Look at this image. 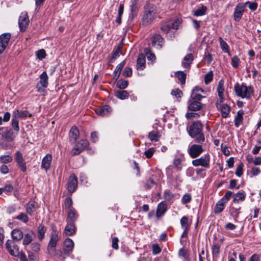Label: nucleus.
<instances>
[{"mask_svg": "<svg viewBox=\"0 0 261 261\" xmlns=\"http://www.w3.org/2000/svg\"><path fill=\"white\" fill-rule=\"evenodd\" d=\"M202 128L203 125L199 121L193 123L189 128V135L198 143H201L205 140Z\"/></svg>", "mask_w": 261, "mask_h": 261, "instance_id": "f257e3e1", "label": "nucleus"}, {"mask_svg": "<svg viewBox=\"0 0 261 261\" xmlns=\"http://www.w3.org/2000/svg\"><path fill=\"white\" fill-rule=\"evenodd\" d=\"M234 89L237 96L247 99H249L253 95L254 91L253 86H247L244 83L241 85L236 84Z\"/></svg>", "mask_w": 261, "mask_h": 261, "instance_id": "f03ea898", "label": "nucleus"}, {"mask_svg": "<svg viewBox=\"0 0 261 261\" xmlns=\"http://www.w3.org/2000/svg\"><path fill=\"white\" fill-rule=\"evenodd\" d=\"M192 164L195 167L200 166L205 168H209L210 166V154L208 153H206L200 158L193 160Z\"/></svg>", "mask_w": 261, "mask_h": 261, "instance_id": "7ed1b4c3", "label": "nucleus"}, {"mask_svg": "<svg viewBox=\"0 0 261 261\" xmlns=\"http://www.w3.org/2000/svg\"><path fill=\"white\" fill-rule=\"evenodd\" d=\"M48 76L46 72L44 71L40 75V81L36 85L37 91L40 93H43L45 91V88L48 86Z\"/></svg>", "mask_w": 261, "mask_h": 261, "instance_id": "20e7f679", "label": "nucleus"}, {"mask_svg": "<svg viewBox=\"0 0 261 261\" xmlns=\"http://www.w3.org/2000/svg\"><path fill=\"white\" fill-rule=\"evenodd\" d=\"M89 145L88 140L83 139L80 141L72 149L71 154L73 155H77L84 150Z\"/></svg>", "mask_w": 261, "mask_h": 261, "instance_id": "39448f33", "label": "nucleus"}, {"mask_svg": "<svg viewBox=\"0 0 261 261\" xmlns=\"http://www.w3.org/2000/svg\"><path fill=\"white\" fill-rule=\"evenodd\" d=\"M15 160L17 163V165L20 170L24 172L27 170L26 162L23 157L22 154L19 151H17L15 153Z\"/></svg>", "mask_w": 261, "mask_h": 261, "instance_id": "423d86ee", "label": "nucleus"}, {"mask_svg": "<svg viewBox=\"0 0 261 261\" xmlns=\"http://www.w3.org/2000/svg\"><path fill=\"white\" fill-rule=\"evenodd\" d=\"M203 151L201 145L193 144L188 149V153L192 158L199 156Z\"/></svg>", "mask_w": 261, "mask_h": 261, "instance_id": "0eeeda50", "label": "nucleus"}, {"mask_svg": "<svg viewBox=\"0 0 261 261\" xmlns=\"http://www.w3.org/2000/svg\"><path fill=\"white\" fill-rule=\"evenodd\" d=\"M11 37L9 33H4L0 36V54L6 48Z\"/></svg>", "mask_w": 261, "mask_h": 261, "instance_id": "6e6552de", "label": "nucleus"}, {"mask_svg": "<svg viewBox=\"0 0 261 261\" xmlns=\"http://www.w3.org/2000/svg\"><path fill=\"white\" fill-rule=\"evenodd\" d=\"M216 107L218 110L221 112L222 117H227L230 111V107L226 103H223V102L217 101L216 102Z\"/></svg>", "mask_w": 261, "mask_h": 261, "instance_id": "1a4fd4ad", "label": "nucleus"}, {"mask_svg": "<svg viewBox=\"0 0 261 261\" xmlns=\"http://www.w3.org/2000/svg\"><path fill=\"white\" fill-rule=\"evenodd\" d=\"M6 246L10 254L14 256H18L19 251L18 247L11 241L8 240L6 243Z\"/></svg>", "mask_w": 261, "mask_h": 261, "instance_id": "9d476101", "label": "nucleus"}, {"mask_svg": "<svg viewBox=\"0 0 261 261\" xmlns=\"http://www.w3.org/2000/svg\"><path fill=\"white\" fill-rule=\"evenodd\" d=\"M77 185V179L75 174H71L69 177L67 189L69 192L72 193L76 190Z\"/></svg>", "mask_w": 261, "mask_h": 261, "instance_id": "9b49d317", "label": "nucleus"}, {"mask_svg": "<svg viewBox=\"0 0 261 261\" xmlns=\"http://www.w3.org/2000/svg\"><path fill=\"white\" fill-rule=\"evenodd\" d=\"M202 108V104L199 101L189 98L188 100V109L189 111H197Z\"/></svg>", "mask_w": 261, "mask_h": 261, "instance_id": "f8f14e48", "label": "nucleus"}, {"mask_svg": "<svg viewBox=\"0 0 261 261\" xmlns=\"http://www.w3.org/2000/svg\"><path fill=\"white\" fill-rule=\"evenodd\" d=\"M53 156L51 154H47L42 160L41 169L47 171L50 168Z\"/></svg>", "mask_w": 261, "mask_h": 261, "instance_id": "ddd939ff", "label": "nucleus"}, {"mask_svg": "<svg viewBox=\"0 0 261 261\" xmlns=\"http://www.w3.org/2000/svg\"><path fill=\"white\" fill-rule=\"evenodd\" d=\"M74 247V243L73 241L70 239H66L64 243L63 250L66 254H68L72 252Z\"/></svg>", "mask_w": 261, "mask_h": 261, "instance_id": "4468645a", "label": "nucleus"}, {"mask_svg": "<svg viewBox=\"0 0 261 261\" xmlns=\"http://www.w3.org/2000/svg\"><path fill=\"white\" fill-rule=\"evenodd\" d=\"M224 81L223 80H221L218 83L217 86V92L219 96V99L217 101H219L220 102H223L225 99L224 96Z\"/></svg>", "mask_w": 261, "mask_h": 261, "instance_id": "2eb2a0df", "label": "nucleus"}, {"mask_svg": "<svg viewBox=\"0 0 261 261\" xmlns=\"http://www.w3.org/2000/svg\"><path fill=\"white\" fill-rule=\"evenodd\" d=\"M144 16H151L155 14L156 9L155 6L148 2H147L144 6Z\"/></svg>", "mask_w": 261, "mask_h": 261, "instance_id": "dca6fc26", "label": "nucleus"}, {"mask_svg": "<svg viewBox=\"0 0 261 261\" xmlns=\"http://www.w3.org/2000/svg\"><path fill=\"white\" fill-rule=\"evenodd\" d=\"M39 207L37 202L34 201H30L28 202L26 206L27 213L30 215H32L33 213Z\"/></svg>", "mask_w": 261, "mask_h": 261, "instance_id": "f3484780", "label": "nucleus"}, {"mask_svg": "<svg viewBox=\"0 0 261 261\" xmlns=\"http://www.w3.org/2000/svg\"><path fill=\"white\" fill-rule=\"evenodd\" d=\"M59 240V237L57 233H52L50 240L48 245V249L49 251H54Z\"/></svg>", "mask_w": 261, "mask_h": 261, "instance_id": "a211bd4d", "label": "nucleus"}, {"mask_svg": "<svg viewBox=\"0 0 261 261\" xmlns=\"http://www.w3.org/2000/svg\"><path fill=\"white\" fill-rule=\"evenodd\" d=\"M194 60L193 56L191 54H187L184 58L182 62V66L185 68L189 69L191 64Z\"/></svg>", "mask_w": 261, "mask_h": 261, "instance_id": "6ab92c4d", "label": "nucleus"}, {"mask_svg": "<svg viewBox=\"0 0 261 261\" xmlns=\"http://www.w3.org/2000/svg\"><path fill=\"white\" fill-rule=\"evenodd\" d=\"M111 108L108 105H105L100 108H98L96 111V112L98 115L102 116L108 115L111 113Z\"/></svg>", "mask_w": 261, "mask_h": 261, "instance_id": "aec40b11", "label": "nucleus"}, {"mask_svg": "<svg viewBox=\"0 0 261 261\" xmlns=\"http://www.w3.org/2000/svg\"><path fill=\"white\" fill-rule=\"evenodd\" d=\"M30 20L29 17H19L18 23L21 31L24 32L29 26Z\"/></svg>", "mask_w": 261, "mask_h": 261, "instance_id": "412c9836", "label": "nucleus"}, {"mask_svg": "<svg viewBox=\"0 0 261 261\" xmlns=\"http://www.w3.org/2000/svg\"><path fill=\"white\" fill-rule=\"evenodd\" d=\"M67 223L64 229V233L66 236H70L75 233L76 228L73 223L67 222Z\"/></svg>", "mask_w": 261, "mask_h": 261, "instance_id": "4be33fe9", "label": "nucleus"}, {"mask_svg": "<svg viewBox=\"0 0 261 261\" xmlns=\"http://www.w3.org/2000/svg\"><path fill=\"white\" fill-rule=\"evenodd\" d=\"M145 67V57L143 54L138 56L137 61V68L138 70H142Z\"/></svg>", "mask_w": 261, "mask_h": 261, "instance_id": "5701e85b", "label": "nucleus"}, {"mask_svg": "<svg viewBox=\"0 0 261 261\" xmlns=\"http://www.w3.org/2000/svg\"><path fill=\"white\" fill-rule=\"evenodd\" d=\"M79 130L76 126L72 127L69 134L70 140L75 142L79 137Z\"/></svg>", "mask_w": 261, "mask_h": 261, "instance_id": "b1692460", "label": "nucleus"}, {"mask_svg": "<svg viewBox=\"0 0 261 261\" xmlns=\"http://www.w3.org/2000/svg\"><path fill=\"white\" fill-rule=\"evenodd\" d=\"M77 218V214L76 211L72 208L69 210L68 212V216L67 218V222L73 223L76 220Z\"/></svg>", "mask_w": 261, "mask_h": 261, "instance_id": "393cba45", "label": "nucleus"}, {"mask_svg": "<svg viewBox=\"0 0 261 261\" xmlns=\"http://www.w3.org/2000/svg\"><path fill=\"white\" fill-rule=\"evenodd\" d=\"M167 210L166 204L164 202H160L157 207L156 216L159 218L164 215V213Z\"/></svg>", "mask_w": 261, "mask_h": 261, "instance_id": "a878e982", "label": "nucleus"}, {"mask_svg": "<svg viewBox=\"0 0 261 261\" xmlns=\"http://www.w3.org/2000/svg\"><path fill=\"white\" fill-rule=\"evenodd\" d=\"M244 3H240L237 5L234 11V16H240L243 15L244 12L247 11Z\"/></svg>", "mask_w": 261, "mask_h": 261, "instance_id": "bb28decb", "label": "nucleus"}, {"mask_svg": "<svg viewBox=\"0 0 261 261\" xmlns=\"http://www.w3.org/2000/svg\"><path fill=\"white\" fill-rule=\"evenodd\" d=\"M13 115L14 116H16V117L18 119L19 118H25L27 117H31L32 116V114H30L28 111H19L18 110H15Z\"/></svg>", "mask_w": 261, "mask_h": 261, "instance_id": "cd10ccee", "label": "nucleus"}, {"mask_svg": "<svg viewBox=\"0 0 261 261\" xmlns=\"http://www.w3.org/2000/svg\"><path fill=\"white\" fill-rule=\"evenodd\" d=\"M12 238L16 241H20L23 238V234L19 229H15L11 232Z\"/></svg>", "mask_w": 261, "mask_h": 261, "instance_id": "c85d7f7f", "label": "nucleus"}, {"mask_svg": "<svg viewBox=\"0 0 261 261\" xmlns=\"http://www.w3.org/2000/svg\"><path fill=\"white\" fill-rule=\"evenodd\" d=\"M244 112L243 110H240L237 112V114L234 119V125L238 127L242 122L243 119Z\"/></svg>", "mask_w": 261, "mask_h": 261, "instance_id": "c756f323", "label": "nucleus"}, {"mask_svg": "<svg viewBox=\"0 0 261 261\" xmlns=\"http://www.w3.org/2000/svg\"><path fill=\"white\" fill-rule=\"evenodd\" d=\"M124 65H125V61H123L116 66V67L113 72L114 78L116 80L118 79V78L119 77V76L120 74V73L121 72L122 69L124 67Z\"/></svg>", "mask_w": 261, "mask_h": 261, "instance_id": "7c9ffc66", "label": "nucleus"}, {"mask_svg": "<svg viewBox=\"0 0 261 261\" xmlns=\"http://www.w3.org/2000/svg\"><path fill=\"white\" fill-rule=\"evenodd\" d=\"M163 42V38L161 37V35L156 34L155 35L152 41V44L153 45L155 46L156 44L159 46V47L160 48L162 47V43Z\"/></svg>", "mask_w": 261, "mask_h": 261, "instance_id": "2f4dec72", "label": "nucleus"}, {"mask_svg": "<svg viewBox=\"0 0 261 261\" xmlns=\"http://www.w3.org/2000/svg\"><path fill=\"white\" fill-rule=\"evenodd\" d=\"M175 76L178 79V81L180 82L182 85L185 84L186 74L181 71H178L175 72Z\"/></svg>", "mask_w": 261, "mask_h": 261, "instance_id": "473e14b6", "label": "nucleus"}, {"mask_svg": "<svg viewBox=\"0 0 261 261\" xmlns=\"http://www.w3.org/2000/svg\"><path fill=\"white\" fill-rule=\"evenodd\" d=\"M225 203H226L224 202L223 201H222V200H220V201H219L215 207V209H214L215 213L219 214V213H221V212H222L224 208Z\"/></svg>", "mask_w": 261, "mask_h": 261, "instance_id": "72a5a7b5", "label": "nucleus"}, {"mask_svg": "<svg viewBox=\"0 0 261 261\" xmlns=\"http://www.w3.org/2000/svg\"><path fill=\"white\" fill-rule=\"evenodd\" d=\"M115 96L121 99H125L129 96V93L125 90H117L115 91Z\"/></svg>", "mask_w": 261, "mask_h": 261, "instance_id": "f704fd0d", "label": "nucleus"}, {"mask_svg": "<svg viewBox=\"0 0 261 261\" xmlns=\"http://www.w3.org/2000/svg\"><path fill=\"white\" fill-rule=\"evenodd\" d=\"M13 158L10 155H2L0 156V163L2 164H8L12 162Z\"/></svg>", "mask_w": 261, "mask_h": 261, "instance_id": "c9c22d12", "label": "nucleus"}, {"mask_svg": "<svg viewBox=\"0 0 261 261\" xmlns=\"http://www.w3.org/2000/svg\"><path fill=\"white\" fill-rule=\"evenodd\" d=\"M160 137L159 133L156 130L150 132L148 134V138L151 141L156 142Z\"/></svg>", "mask_w": 261, "mask_h": 261, "instance_id": "e433bc0d", "label": "nucleus"}, {"mask_svg": "<svg viewBox=\"0 0 261 261\" xmlns=\"http://www.w3.org/2000/svg\"><path fill=\"white\" fill-rule=\"evenodd\" d=\"M245 193L244 192H239L237 193L234 197L233 202L234 203H238L240 201H243L245 198Z\"/></svg>", "mask_w": 261, "mask_h": 261, "instance_id": "4c0bfd02", "label": "nucleus"}, {"mask_svg": "<svg viewBox=\"0 0 261 261\" xmlns=\"http://www.w3.org/2000/svg\"><path fill=\"white\" fill-rule=\"evenodd\" d=\"M46 230V228L42 224H40L38 227L37 234L40 240H42L44 238V235Z\"/></svg>", "mask_w": 261, "mask_h": 261, "instance_id": "58836bf2", "label": "nucleus"}, {"mask_svg": "<svg viewBox=\"0 0 261 261\" xmlns=\"http://www.w3.org/2000/svg\"><path fill=\"white\" fill-rule=\"evenodd\" d=\"M219 40L220 41V47L222 50L225 53H228V55H230V53L229 52V47L227 43L224 41L222 38L221 37L219 38Z\"/></svg>", "mask_w": 261, "mask_h": 261, "instance_id": "ea45409f", "label": "nucleus"}, {"mask_svg": "<svg viewBox=\"0 0 261 261\" xmlns=\"http://www.w3.org/2000/svg\"><path fill=\"white\" fill-rule=\"evenodd\" d=\"M11 125L14 130L17 132L19 131V126L18 119L16 117V116H14L13 115L12 116Z\"/></svg>", "mask_w": 261, "mask_h": 261, "instance_id": "a19ab883", "label": "nucleus"}, {"mask_svg": "<svg viewBox=\"0 0 261 261\" xmlns=\"http://www.w3.org/2000/svg\"><path fill=\"white\" fill-rule=\"evenodd\" d=\"M206 8L205 6H201L199 7L197 10H196L194 12V15L195 16H200L202 15H205V12L206 11Z\"/></svg>", "mask_w": 261, "mask_h": 261, "instance_id": "79ce46f5", "label": "nucleus"}, {"mask_svg": "<svg viewBox=\"0 0 261 261\" xmlns=\"http://www.w3.org/2000/svg\"><path fill=\"white\" fill-rule=\"evenodd\" d=\"M32 232H29L24 235V237L23 240V245H27L29 244L32 241Z\"/></svg>", "mask_w": 261, "mask_h": 261, "instance_id": "37998d69", "label": "nucleus"}, {"mask_svg": "<svg viewBox=\"0 0 261 261\" xmlns=\"http://www.w3.org/2000/svg\"><path fill=\"white\" fill-rule=\"evenodd\" d=\"M203 98V96L199 93V92H197V91H195L193 89L192 94L191 95V96L190 98L196 100L198 101H200Z\"/></svg>", "mask_w": 261, "mask_h": 261, "instance_id": "c03bdc74", "label": "nucleus"}, {"mask_svg": "<svg viewBox=\"0 0 261 261\" xmlns=\"http://www.w3.org/2000/svg\"><path fill=\"white\" fill-rule=\"evenodd\" d=\"M128 82L127 81H126V80H119L117 84H116V85H117V87L119 88H120V89H125L126 88L127 86H128Z\"/></svg>", "mask_w": 261, "mask_h": 261, "instance_id": "a18cd8bd", "label": "nucleus"}, {"mask_svg": "<svg viewBox=\"0 0 261 261\" xmlns=\"http://www.w3.org/2000/svg\"><path fill=\"white\" fill-rule=\"evenodd\" d=\"M16 219H17L24 223H27L29 220V218H28L27 215L23 213H20L16 217Z\"/></svg>", "mask_w": 261, "mask_h": 261, "instance_id": "49530a36", "label": "nucleus"}, {"mask_svg": "<svg viewBox=\"0 0 261 261\" xmlns=\"http://www.w3.org/2000/svg\"><path fill=\"white\" fill-rule=\"evenodd\" d=\"M213 78V72L212 71H210L206 73L204 76V82L205 84H208L212 82Z\"/></svg>", "mask_w": 261, "mask_h": 261, "instance_id": "de8ad7c7", "label": "nucleus"}, {"mask_svg": "<svg viewBox=\"0 0 261 261\" xmlns=\"http://www.w3.org/2000/svg\"><path fill=\"white\" fill-rule=\"evenodd\" d=\"M180 224L181 227L185 229H188L189 228L188 219L187 217L184 216L180 219Z\"/></svg>", "mask_w": 261, "mask_h": 261, "instance_id": "09e8293b", "label": "nucleus"}, {"mask_svg": "<svg viewBox=\"0 0 261 261\" xmlns=\"http://www.w3.org/2000/svg\"><path fill=\"white\" fill-rule=\"evenodd\" d=\"M244 4L246 8L248 7L252 11L255 10L257 7V4L255 2H247Z\"/></svg>", "mask_w": 261, "mask_h": 261, "instance_id": "8fccbe9b", "label": "nucleus"}, {"mask_svg": "<svg viewBox=\"0 0 261 261\" xmlns=\"http://www.w3.org/2000/svg\"><path fill=\"white\" fill-rule=\"evenodd\" d=\"M240 59L237 56L232 58L231 64L233 68H237L240 65Z\"/></svg>", "mask_w": 261, "mask_h": 261, "instance_id": "3c124183", "label": "nucleus"}, {"mask_svg": "<svg viewBox=\"0 0 261 261\" xmlns=\"http://www.w3.org/2000/svg\"><path fill=\"white\" fill-rule=\"evenodd\" d=\"M155 152V149L153 147L149 148L144 151V155L147 159L151 158Z\"/></svg>", "mask_w": 261, "mask_h": 261, "instance_id": "603ef678", "label": "nucleus"}, {"mask_svg": "<svg viewBox=\"0 0 261 261\" xmlns=\"http://www.w3.org/2000/svg\"><path fill=\"white\" fill-rule=\"evenodd\" d=\"M182 20L180 17H177L173 22L172 23V28L174 29H178L179 25L181 23Z\"/></svg>", "mask_w": 261, "mask_h": 261, "instance_id": "864d4df0", "label": "nucleus"}, {"mask_svg": "<svg viewBox=\"0 0 261 261\" xmlns=\"http://www.w3.org/2000/svg\"><path fill=\"white\" fill-rule=\"evenodd\" d=\"M153 21L152 17H142L141 24L143 26H147Z\"/></svg>", "mask_w": 261, "mask_h": 261, "instance_id": "5fc2aeb1", "label": "nucleus"}, {"mask_svg": "<svg viewBox=\"0 0 261 261\" xmlns=\"http://www.w3.org/2000/svg\"><path fill=\"white\" fill-rule=\"evenodd\" d=\"M3 137H5L8 141H12L14 139L13 137V133L10 130H6L5 134Z\"/></svg>", "mask_w": 261, "mask_h": 261, "instance_id": "6e6d98bb", "label": "nucleus"}, {"mask_svg": "<svg viewBox=\"0 0 261 261\" xmlns=\"http://www.w3.org/2000/svg\"><path fill=\"white\" fill-rule=\"evenodd\" d=\"M192 199L191 195L189 194H185L181 198V202L183 204L189 203Z\"/></svg>", "mask_w": 261, "mask_h": 261, "instance_id": "4d7b16f0", "label": "nucleus"}, {"mask_svg": "<svg viewBox=\"0 0 261 261\" xmlns=\"http://www.w3.org/2000/svg\"><path fill=\"white\" fill-rule=\"evenodd\" d=\"M171 95L175 96L176 98H181L182 95V91L179 89H175L172 90Z\"/></svg>", "mask_w": 261, "mask_h": 261, "instance_id": "13d9d810", "label": "nucleus"}, {"mask_svg": "<svg viewBox=\"0 0 261 261\" xmlns=\"http://www.w3.org/2000/svg\"><path fill=\"white\" fill-rule=\"evenodd\" d=\"M36 55L39 60H42L46 56V53L43 49H40L36 52Z\"/></svg>", "mask_w": 261, "mask_h": 261, "instance_id": "bf43d9fd", "label": "nucleus"}, {"mask_svg": "<svg viewBox=\"0 0 261 261\" xmlns=\"http://www.w3.org/2000/svg\"><path fill=\"white\" fill-rule=\"evenodd\" d=\"M181 160L179 158L175 159L173 161V166L177 170H180L181 169Z\"/></svg>", "mask_w": 261, "mask_h": 261, "instance_id": "052dcab7", "label": "nucleus"}, {"mask_svg": "<svg viewBox=\"0 0 261 261\" xmlns=\"http://www.w3.org/2000/svg\"><path fill=\"white\" fill-rule=\"evenodd\" d=\"M243 165L242 163H241L239 164L236 169V175L238 177H241L242 175L243 174Z\"/></svg>", "mask_w": 261, "mask_h": 261, "instance_id": "680f3d73", "label": "nucleus"}, {"mask_svg": "<svg viewBox=\"0 0 261 261\" xmlns=\"http://www.w3.org/2000/svg\"><path fill=\"white\" fill-rule=\"evenodd\" d=\"M138 0H134L131 6V12L133 15L135 14L136 12L138 11L137 3Z\"/></svg>", "mask_w": 261, "mask_h": 261, "instance_id": "e2e57ef3", "label": "nucleus"}, {"mask_svg": "<svg viewBox=\"0 0 261 261\" xmlns=\"http://www.w3.org/2000/svg\"><path fill=\"white\" fill-rule=\"evenodd\" d=\"M232 195V192L230 191H228L226 192L224 197L221 199L224 202L226 203L230 199V197Z\"/></svg>", "mask_w": 261, "mask_h": 261, "instance_id": "0e129e2a", "label": "nucleus"}, {"mask_svg": "<svg viewBox=\"0 0 261 261\" xmlns=\"http://www.w3.org/2000/svg\"><path fill=\"white\" fill-rule=\"evenodd\" d=\"M155 184V182L153 179H149L147 181L145 187L146 189H150Z\"/></svg>", "mask_w": 261, "mask_h": 261, "instance_id": "69168bd1", "label": "nucleus"}, {"mask_svg": "<svg viewBox=\"0 0 261 261\" xmlns=\"http://www.w3.org/2000/svg\"><path fill=\"white\" fill-rule=\"evenodd\" d=\"M9 169L8 167L5 164H2L0 166V172L3 174H6L9 173Z\"/></svg>", "mask_w": 261, "mask_h": 261, "instance_id": "338daca9", "label": "nucleus"}, {"mask_svg": "<svg viewBox=\"0 0 261 261\" xmlns=\"http://www.w3.org/2000/svg\"><path fill=\"white\" fill-rule=\"evenodd\" d=\"M132 74V70L130 68L125 67L123 71V75L124 76H130Z\"/></svg>", "mask_w": 261, "mask_h": 261, "instance_id": "774afa93", "label": "nucleus"}]
</instances>
